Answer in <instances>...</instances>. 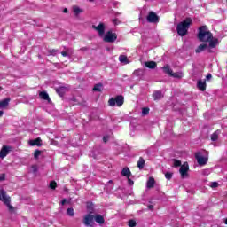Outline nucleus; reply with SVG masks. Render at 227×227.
<instances>
[{"label": "nucleus", "mask_w": 227, "mask_h": 227, "mask_svg": "<svg viewBox=\"0 0 227 227\" xmlns=\"http://www.w3.org/2000/svg\"><path fill=\"white\" fill-rule=\"evenodd\" d=\"M121 175L122 176H126V178H130V175H132V172H130V168L126 167L121 170Z\"/></svg>", "instance_id": "obj_18"}, {"label": "nucleus", "mask_w": 227, "mask_h": 227, "mask_svg": "<svg viewBox=\"0 0 227 227\" xmlns=\"http://www.w3.org/2000/svg\"><path fill=\"white\" fill-rule=\"evenodd\" d=\"M165 178H166L167 180H171V179L173 178V173L167 172V173L165 174Z\"/></svg>", "instance_id": "obj_38"}, {"label": "nucleus", "mask_w": 227, "mask_h": 227, "mask_svg": "<svg viewBox=\"0 0 227 227\" xmlns=\"http://www.w3.org/2000/svg\"><path fill=\"white\" fill-rule=\"evenodd\" d=\"M107 141H109V136L103 137V142L107 143Z\"/></svg>", "instance_id": "obj_42"}, {"label": "nucleus", "mask_w": 227, "mask_h": 227, "mask_svg": "<svg viewBox=\"0 0 227 227\" xmlns=\"http://www.w3.org/2000/svg\"><path fill=\"white\" fill-rule=\"evenodd\" d=\"M65 203H67V199H63L61 201V205H65Z\"/></svg>", "instance_id": "obj_49"}, {"label": "nucleus", "mask_w": 227, "mask_h": 227, "mask_svg": "<svg viewBox=\"0 0 227 227\" xmlns=\"http://www.w3.org/2000/svg\"><path fill=\"white\" fill-rule=\"evenodd\" d=\"M154 186H155V178L149 177L147 181V189H153Z\"/></svg>", "instance_id": "obj_22"}, {"label": "nucleus", "mask_w": 227, "mask_h": 227, "mask_svg": "<svg viewBox=\"0 0 227 227\" xmlns=\"http://www.w3.org/2000/svg\"><path fill=\"white\" fill-rule=\"evenodd\" d=\"M40 155H42V151L36 149L35 152H34V159H38L40 157Z\"/></svg>", "instance_id": "obj_36"}, {"label": "nucleus", "mask_w": 227, "mask_h": 227, "mask_svg": "<svg viewBox=\"0 0 227 227\" xmlns=\"http://www.w3.org/2000/svg\"><path fill=\"white\" fill-rule=\"evenodd\" d=\"M87 210H89V214H93V203L87 204Z\"/></svg>", "instance_id": "obj_37"}, {"label": "nucleus", "mask_w": 227, "mask_h": 227, "mask_svg": "<svg viewBox=\"0 0 227 227\" xmlns=\"http://www.w3.org/2000/svg\"><path fill=\"white\" fill-rule=\"evenodd\" d=\"M208 52H209V53L212 52V50L209 49V50H208Z\"/></svg>", "instance_id": "obj_54"}, {"label": "nucleus", "mask_w": 227, "mask_h": 227, "mask_svg": "<svg viewBox=\"0 0 227 227\" xmlns=\"http://www.w3.org/2000/svg\"><path fill=\"white\" fill-rule=\"evenodd\" d=\"M30 146H42V138L38 137L29 141Z\"/></svg>", "instance_id": "obj_16"}, {"label": "nucleus", "mask_w": 227, "mask_h": 227, "mask_svg": "<svg viewBox=\"0 0 227 227\" xmlns=\"http://www.w3.org/2000/svg\"><path fill=\"white\" fill-rule=\"evenodd\" d=\"M95 215L91 214H87L83 218V224H85V226H93L91 223H93Z\"/></svg>", "instance_id": "obj_11"}, {"label": "nucleus", "mask_w": 227, "mask_h": 227, "mask_svg": "<svg viewBox=\"0 0 227 227\" xmlns=\"http://www.w3.org/2000/svg\"><path fill=\"white\" fill-rule=\"evenodd\" d=\"M205 49H208V44L207 43H201L200 44L197 49L195 50L196 54H200L205 51Z\"/></svg>", "instance_id": "obj_15"}, {"label": "nucleus", "mask_w": 227, "mask_h": 227, "mask_svg": "<svg viewBox=\"0 0 227 227\" xmlns=\"http://www.w3.org/2000/svg\"><path fill=\"white\" fill-rule=\"evenodd\" d=\"M137 168L139 169H143L145 168V159L143 157H140L137 161Z\"/></svg>", "instance_id": "obj_25"}, {"label": "nucleus", "mask_w": 227, "mask_h": 227, "mask_svg": "<svg viewBox=\"0 0 227 227\" xmlns=\"http://www.w3.org/2000/svg\"><path fill=\"white\" fill-rule=\"evenodd\" d=\"M212 79V74H207L206 76V81H210Z\"/></svg>", "instance_id": "obj_43"}, {"label": "nucleus", "mask_w": 227, "mask_h": 227, "mask_svg": "<svg viewBox=\"0 0 227 227\" xmlns=\"http://www.w3.org/2000/svg\"><path fill=\"white\" fill-rule=\"evenodd\" d=\"M146 19L147 22H150L151 24H157V22H159V17L157 16V13L153 11L149 12Z\"/></svg>", "instance_id": "obj_7"}, {"label": "nucleus", "mask_w": 227, "mask_h": 227, "mask_svg": "<svg viewBox=\"0 0 227 227\" xmlns=\"http://www.w3.org/2000/svg\"><path fill=\"white\" fill-rule=\"evenodd\" d=\"M68 12V9L67 8H65L64 10H63V13H67Z\"/></svg>", "instance_id": "obj_50"}, {"label": "nucleus", "mask_w": 227, "mask_h": 227, "mask_svg": "<svg viewBox=\"0 0 227 227\" xmlns=\"http://www.w3.org/2000/svg\"><path fill=\"white\" fill-rule=\"evenodd\" d=\"M207 43H209V47L210 49H215V47L217 46V43H219V39L217 38H211L209 41H207Z\"/></svg>", "instance_id": "obj_17"}, {"label": "nucleus", "mask_w": 227, "mask_h": 227, "mask_svg": "<svg viewBox=\"0 0 227 227\" xmlns=\"http://www.w3.org/2000/svg\"><path fill=\"white\" fill-rule=\"evenodd\" d=\"M67 91H68V87L60 86L56 89V93H58L59 97H65V93H67Z\"/></svg>", "instance_id": "obj_14"}, {"label": "nucleus", "mask_w": 227, "mask_h": 227, "mask_svg": "<svg viewBox=\"0 0 227 227\" xmlns=\"http://www.w3.org/2000/svg\"><path fill=\"white\" fill-rule=\"evenodd\" d=\"M163 71L165 72V74H168V75H171V74L173 73V70L169 67V65L164 66Z\"/></svg>", "instance_id": "obj_27"}, {"label": "nucleus", "mask_w": 227, "mask_h": 227, "mask_svg": "<svg viewBox=\"0 0 227 227\" xmlns=\"http://www.w3.org/2000/svg\"><path fill=\"white\" fill-rule=\"evenodd\" d=\"M11 150H12V147L8 145H3L0 151V159H4V157H6V155L10 153Z\"/></svg>", "instance_id": "obj_12"}, {"label": "nucleus", "mask_w": 227, "mask_h": 227, "mask_svg": "<svg viewBox=\"0 0 227 227\" xmlns=\"http://www.w3.org/2000/svg\"><path fill=\"white\" fill-rule=\"evenodd\" d=\"M92 29H95L99 36H102L106 34V25L104 23H99L98 26L93 25Z\"/></svg>", "instance_id": "obj_9"}, {"label": "nucleus", "mask_w": 227, "mask_h": 227, "mask_svg": "<svg viewBox=\"0 0 227 227\" xmlns=\"http://www.w3.org/2000/svg\"><path fill=\"white\" fill-rule=\"evenodd\" d=\"M118 38V35L115 33H113L111 31L106 32V34L105 35L103 40L104 42H106V43H113L114 42H116Z\"/></svg>", "instance_id": "obj_5"}, {"label": "nucleus", "mask_w": 227, "mask_h": 227, "mask_svg": "<svg viewBox=\"0 0 227 227\" xmlns=\"http://www.w3.org/2000/svg\"><path fill=\"white\" fill-rule=\"evenodd\" d=\"M10 98H6L0 101V109H6V107L10 106ZM3 114H4V112H3V110H0V118L3 116Z\"/></svg>", "instance_id": "obj_10"}, {"label": "nucleus", "mask_w": 227, "mask_h": 227, "mask_svg": "<svg viewBox=\"0 0 227 227\" xmlns=\"http://www.w3.org/2000/svg\"><path fill=\"white\" fill-rule=\"evenodd\" d=\"M128 226L129 227H136L137 226V223H136V220L131 219L128 222Z\"/></svg>", "instance_id": "obj_33"}, {"label": "nucleus", "mask_w": 227, "mask_h": 227, "mask_svg": "<svg viewBox=\"0 0 227 227\" xmlns=\"http://www.w3.org/2000/svg\"><path fill=\"white\" fill-rule=\"evenodd\" d=\"M75 15H79V13H82V10L77 6L73 7Z\"/></svg>", "instance_id": "obj_34"}, {"label": "nucleus", "mask_w": 227, "mask_h": 227, "mask_svg": "<svg viewBox=\"0 0 227 227\" xmlns=\"http://www.w3.org/2000/svg\"><path fill=\"white\" fill-rule=\"evenodd\" d=\"M198 31L199 32L197 35V38L199 42L207 43V42H209L211 38H214V35L212 34V32L208 30V27H207V25L200 27Z\"/></svg>", "instance_id": "obj_1"}, {"label": "nucleus", "mask_w": 227, "mask_h": 227, "mask_svg": "<svg viewBox=\"0 0 227 227\" xmlns=\"http://www.w3.org/2000/svg\"><path fill=\"white\" fill-rule=\"evenodd\" d=\"M179 173L181 175V178H189V163L184 162L181 165Z\"/></svg>", "instance_id": "obj_6"}, {"label": "nucleus", "mask_w": 227, "mask_h": 227, "mask_svg": "<svg viewBox=\"0 0 227 227\" xmlns=\"http://www.w3.org/2000/svg\"><path fill=\"white\" fill-rule=\"evenodd\" d=\"M80 51H88V47H82V48L80 49Z\"/></svg>", "instance_id": "obj_48"}, {"label": "nucleus", "mask_w": 227, "mask_h": 227, "mask_svg": "<svg viewBox=\"0 0 227 227\" xmlns=\"http://www.w3.org/2000/svg\"><path fill=\"white\" fill-rule=\"evenodd\" d=\"M174 168H181L182 161L180 160L174 159Z\"/></svg>", "instance_id": "obj_31"}, {"label": "nucleus", "mask_w": 227, "mask_h": 227, "mask_svg": "<svg viewBox=\"0 0 227 227\" xmlns=\"http://www.w3.org/2000/svg\"><path fill=\"white\" fill-rule=\"evenodd\" d=\"M113 22L114 24V26H118V24H120V20L118 19H114Z\"/></svg>", "instance_id": "obj_41"}, {"label": "nucleus", "mask_w": 227, "mask_h": 227, "mask_svg": "<svg viewBox=\"0 0 227 227\" xmlns=\"http://www.w3.org/2000/svg\"><path fill=\"white\" fill-rule=\"evenodd\" d=\"M128 184H129L130 185H132L134 184V181H132V179H130V177L128 178Z\"/></svg>", "instance_id": "obj_46"}, {"label": "nucleus", "mask_w": 227, "mask_h": 227, "mask_svg": "<svg viewBox=\"0 0 227 227\" xmlns=\"http://www.w3.org/2000/svg\"><path fill=\"white\" fill-rule=\"evenodd\" d=\"M162 91L157 90L153 94V98L154 100H160L162 98Z\"/></svg>", "instance_id": "obj_23"}, {"label": "nucleus", "mask_w": 227, "mask_h": 227, "mask_svg": "<svg viewBox=\"0 0 227 227\" xmlns=\"http://www.w3.org/2000/svg\"><path fill=\"white\" fill-rule=\"evenodd\" d=\"M197 88L200 91H206L207 90V80H199L197 82Z\"/></svg>", "instance_id": "obj_13"}, {"label": "nucleus", "mask_w": 227, "mask_h": 227, "mask_svg": "<svg viewBox=\"0 0 227 227\" xmlns=\"http://www.w3.org/2000/svg\"><path fill=\"white\" fill-rule=\"evenodd\" d=\"M102 83H97L96 85H94L92 91H102Z\"/></svg>", "instance_id": "obj_28"}, {"label": "nucleus", "mask_w": 227, "mask_h": 227, "mask_svg": "<svg viewBox=\"0 0 227 227\" xmlns=\"http://www.w3.org/2000/svg\"><path fill=\"white\" fill-rule=\"evenodd\" d=\"M124 103L125 98L122 95H118L115 98H111L108 100V106H110V107H114V106H117V107H121Z\"/></svg>", "instance_id": "obj_3"}, {"label": "nucleus", "mask_w": 227, "mask_h": 227, "mask_svg": "<svg viewBox=\"0 0 227 227\" xmlns=\"http://www.w3.org/2000/svg\"><path fill=\"white\" fill-rule=\"evenodd\" d=\"M94 220L96 223H98V224H104V223H106V220L104 219V216H102V215H96L94 216Z\"/></svg>", "instance_id": "obj_19"}, {"label": "nucleus", "mask_w": 227, "mask_h": 227, "mask_svg": "<svg viewBox=\"0 0 227 227\" xmlns=\"http://www.w3.org/2000/svg\"><path fill=\"white\" fill-rule=\"evenodd\" d=\"M61 54L64 58H67V56H68V52L67 51H61Z\"/></svg>", "instance_id": "obj_45"}, {"label": "nucleus", "mask_w": 227, "mask_h": 227, "mask_svg": "<svg viewBox=\"0 0 227 227\" xmlns=\"http://www.w3.org/2000/svg\"><path fill=\"white\" fill-rule=\"evenodd\" d=\"M0 201H3V195L0 193Z\"/></svg>", "instance_id": "obj_51"}, {"label": "nucleus", "mask_w": 227, "mask_h": 227, "mask_svg": "<svg viewBox=\"0 0 227 227\" xmlns=\"http://www.w3.org/2000/svg\"><path fill=\"white\" fill-rule=\"evenodd\" d=\"M0 194L3 196V203L4 205H6V207H8L9 212L13 213L15 212V207H13V206H12V198L8 197L6 195V191L1 189L0 190Z\"/></svg>", "instance_id": "obj_4"}, {"label": "nucleus", "mask_w": 227, "mask_h": 227, "mask_svg": "<svg viewBox=\"0 0 227 227\" xmlns=\"http://www.w3.org/2000/svg\"><path fill=\"white\" fill-rule=\"evenodd\" d=\"M217 139H219V131H215L211 135V141H217Z\"/></svg>", "instance_id": "obj_29"}, {"label": "nucleus", "mask_w": 227, "mask_h": 227, "mask_svg": "<svg viewBox=\"0 0 227 227\" xmlns=\"http://www.w3.org/2000/svg\"><path fill=\"white\" fill-rule=\"evenodd\" d=\"M67 214L69 215V217H74V215H75V211L73 207H69L67 208Z\"/></svg>", "instance_id": "obj_30"}, {"label": "nucleus", "mask_w": 227, "mask_h": 227, "mask_svg": "<svg viewBox=\"0 0 227 227\" xmlns=\"http://www.w3.org/2000/svg\"><path fill=\"white\" fill-rule=\"evenodd\" d=\"M56 52H58V50L56 49H52L51 51H50V54H56Z\"/></svg>", "instance_id": "obj_44"}, {"label": "nucleus", "mask_w": 227, "mask_h": 227, "mask_svg": "<svg viewBox=\"0 0 227 227\" xmlns=\"http://www.w3.org/2000/svg\"><path fill=\"white\" fill-rule=\"evenodd\" d=\"M210 187L212 189H215L216 187H219V183L217 182H212Z\"/></svg>", "instance_id": "obj_39"}, {"label": "nucleus", "mask_w": 227, "mask_h": 227, "mask_svg": "<svg viewBox=\"0 0 227 227\" xmlns=\"http://www.w3.org/2000/svg\"><path fill=\"white\" fill-rule=\"evenodd\" d=\"M191 24H192V19L186 18L184 21L177 24L176 31L179 36H185L189 31V27H191Z\"/></svg>", "instance_id": "obj_2"}, {"label": "nucleus", "mask_w": 227, "mask_h": 227, "mask_svg": "<svg viewBox=\"0 0 227 227\" xmlns=\"http://www.w3.org/2000/svg\"><path fill=\"white\" fill-rule=\"evenodd\" d=\"M90 3H93V1H95V0H89Z\"/></svg>", "instance_id": "obj_53"}, {"label": "nucleus", "mask_w": 227, "mask_h": 227, "mask_svg": "<svg viewBox=\"0 0 227 227\" xmlns=\"http://www.w3.org/2000/svg\"><path fill=\"white\" fill-rule=\"evenodd\" d=\"M4 180H6V175L1 174V175H0V182H3V181H4Z\"/></svg>", "instance_id": "obj_40"}, {"label": "nucleus", "mask_w": 227, "mask_h": 227, "mask_svg": "<svg viewBox=\"0 0 227 227\" xmlns=\"http://www.w3.org/2000/svg\"><path fill=\"white\" fill-rule=\"evenodd\" d=\"M147 208L153 212V205L147 206Z\"/></svg>", "instance_id": "obj_47"}, {"label": "nucleus", "mask_w": 227, "mask_h": 227, "mask_svg": "<svg viewBox=\"0 0 227 227\" xmlns=\"http://www.w3.org/2000/svg\"><path fill=\"white\" fill-rule=\"evenodd\" d=\"M170 77H174L175 79H182L184 77V73L182 72H176V73H172L170 74Z\"/></svg>", "instance_id": "obj_24"}, {"label": "nucleus", "mask_w": 227, "mask_h": 227, "mask_svg": "<svg viewBox=\"0 0 227 227\" xmlns=\"http://www.w3.org/2000/svg\"><path fill=\"white\" fill-rule=\"evenodd\" d=\"M146 68H150L151 70H153V68H157V62L155 61H148L145 63Z\"/></svg>", "instance_id": "obj_21"}, {"label": "nucleus", "mask_w": 227, "mask_h": 227, "mask_svg": "<svg viewBox=\"0 0 227 227\" xmlns=\"http://www.w3.org/2000/svg\"><path fill=\"white\" fill-rule=\"evenodd\" d=\"M149 114H150V108H148V107L142 108V114H143V116H146Z\"/></svg>", "instance_id": "obj_35"}, {"label": "nucleus", "mask_w": 227, "mask_h": 227, "mask_svg": "<svg viewBox=\"0 0 227 227\" xmlns=\"http://www.w3.org/2000/svg\"><path fill=\"white\" fill-rule=\"evenodd\" d=\"M195 159L200 166H205L208 162V159L201 156V153L200 152L195 153Z\"/></svg>", "instance_id": "obj_8"}, {"label": "nucleus", "mask_w": 227, "mask_h": 227, "mask_svg": "<svg viewBox=\"0 0 227 227\" xmlns=\"http://www.w3.org/2000/svg\"><path fill=\"white\" fill-rule=\"evenodd\" d=\"M56 187H58V183L56 181H51L50 182V189H52V191L56 190Z\"/></svg>", "instance_id": "obj_32"}, {"label": "nucleus", "mask_w": 227, "mask_h": 227, "mask_svg": "<svg viewBox=\"0 0 227 227\" xmlns=\"http://www.w3.org/2000/svg\"><path fill=\"white\" fill-rule=\"evenodd\" d=\"M0 90H2V88L0 87Z\"/></svg>", "instance_id": "obj_55"}, {"label": "nucleus", "mask_w": 227, "mask_h": 227, "mask_svg": "<svg viewBox=\"0 0 227 227\" xmlns=\"http://www.w3.org/2000/svg\"><path fill=\"white\" fill-rule=\"evenodd\" d=\"M119 61L120 63H125L127 65L129 63V59L127 58L126 55H120Z\"/></svg>", "instance_id": "obj_26"}, {"label": "nucleus", "mask_w": 227, "mask_h": 227, "mask_svg": "<svg viewBox=\"0 0 227 227\" xmlns=\"http://www.w3.org/2000/svg\"><path fill=\"white\" fill-rule=\"evenodd\" d=\"M224 223H225V224H227V218H225Z\"/></svg>", "instance_id": "obj_52"}, {"label": "nucleus", "mask_w": 227, "mask_h": 227, "mask_svg": "<svg viewBox=\"0 0 227 227\" xmlns=\"http://www.w3.org/2000/svg\"><path fill=\"white\" fill-rule=\"evenodd\" d=\"M39 97L40 98H42V100H47V102H51V98L49 97V94L46 91H41L39 93Z\"/></svg>", "instance_id": "obj_20"}]
</instances>
